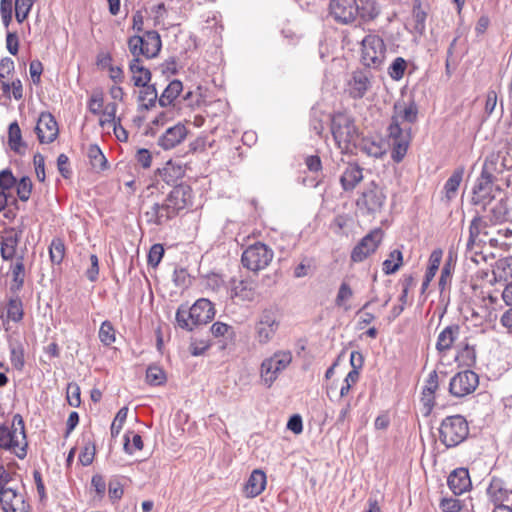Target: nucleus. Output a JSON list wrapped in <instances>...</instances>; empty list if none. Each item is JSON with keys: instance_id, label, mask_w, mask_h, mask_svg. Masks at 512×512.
I'll return each mask as SVG.
<instances>
[{"instance_id": "47", "label": "nucleus", "mask_w": 512, "mask_h": 512, "mask_svg": "<svg viewBox=\"0 0 512 512\" xmlns=\"http://www.w3.org/2000/svg\"><path fill=\"white\" fill-rule=\"evenodd\" d=\"M124 451L132 455L135 451L143 449V441L139 434L128 431L124 435Z\"/></svg>"}, {"instance_id": "7", "label": "nucleus", "mask_w": 512, "mask_h": 512, "mask_svg": "<svg viewBox=\"0 0 512 512\" xmlns=\"http://www.w3.org/2000/svg\"><path fill=\"white\" fill-rule=\"evenodd\" d=\"M386 46L378 34H367L361 41V63L372 69H379L385 60Z\"/></svg>"}, {"instance_id": "54", "label": "nucleus", "mask_w": 512, "mask_h": 512, "mask_svg": "<svg viewBox=\"0 0 512 512\" xmlns=\"http://www.w3.org/2000/svg\"><path fill=\"white\" fill-rule=\"evenodd\" d=\"M176 321L181 328L189 331H192L196 327V324L193 323V319L190 318L189 309L183 306L179 307L176 312Z\"/></svg>"}, {"instance_id": "53", "label": "nucleus", "mask_w": 512, "mask_h": 512, "mask_svg": "<svg viewBox=\"0 0 512 512\" xmlns=\"http://www.w3.org/2000/svg\"><path fill=\"white\" fill-rule=\"evenodd\" d=\"M99 340L105 346H110L115 342V329L112 323L108 320L102 322L99 329Z\"/></svg>"}, {"instance_id": "31", "label": "nucleus", "mask_w": 512, "mask_h": 512, "mask_svg": "<svg viewBox=\"0 0 512 512\" xmlns=\"http://www.w3.org/2000/svg\"><path fill=\"white\" fill-rule=\"evenodd\" d=\"M455 360L459 366L471 368L477 360L475 345L470 344L469 339L465 338L457 345Z\"/></svg>"}, {"instance_id": "14", "label": "nucleus", "mask_w": 512, "mask_h": 512, "mask_svg": "<svg viewBox=\"0 0 512 512\" xmlns=\"http://www.w3.org/2000/svg\"><path fill=\"white\" fill-rule=\"evenodd\" d=\"M382 241V231L375 229L364 236L351 252L353 262H362L369 255L373 254Z\"/></svg>"}, {"instance_id": "51", "label": "nucleus", "mask_w": 512, "mask_h": 512, "mask_svg": "<svg viewBox=\"0 0 512 512\" xmlns=\"http://www.w3.org/2000/svg\"><path fill=\"white\" fill-rule=\"evenodd\" d=\"M409 140L410 138L391 141V158L394 162L400 163L403 160L409 147Z\"/></svg>"}, {"instance_id": "21", "label": "nucleus", "mask_w": 512, "mask_h": 512, "mask_svg": "<svg viewBox=\"0 0 512 512\" xmlns=\"http://www.w3.org/2000/svg\"><path fill=\"white\" fill-rule=\"evenodd\" d=\"M447 485L454 495H462L472 487L469 471L460 467L454 469L447 478Z\"/></svg>"}, {"instance_id": "41", "label": "nucleus", "mask_w": 512, "mask_h": 512, "mask_svg": "<svg viewBox=\"0 0 512 512\" xmlns=\"http://www.w3.org/2000/svg\"><path fill=\"white\" fill-rule=\"evenodd\" d=\"M183 89L182 82L179 80L171 81L164 89L162 94L159 96V104L162 107H166L178 97Z\"/></svg>"}, {"instance_id": "11", "label": "nucleus", "mask_w": 512, "mask_h": 512, "mask_svg": "<svg viewBox=\"0 0 512 512\" xmlns=\"http://www.w3.org/2000/svg\"><path fill=\"white\" fill-rule=\"evenodd\" d=\"M495 180L480 175L473 189L471 202L474 206L486 211L491 202L497 199L496 193H500L499 187L494 185Z\"/></svg>"}, {"instance_id": "9", "label": "nucleus", "mask_w": 512, "mask_h": 512, "mask_svg": "<svg viewBox=\"0 0 512 512\" xmlns=\"http://www.w3.org/2000/svg\"><path fill=\"white\" fill-rule=\"evenodd\" d=\"M291 362L292 353L289 350H278L272 356L265 358L260 369L263 382L270 387L279 373L285 370Z\"/></svg>"}, {"instance_id": "4", "label": "nucleus", "mask_w": 512, "mask_h": 512, "mask_svg": "<svg viewBox=\"0 0 512 512\" xmlns=\"http://www.w3.org/2000/svg\"><path fill=\"white\" fill-rule=\"evenodd\" d=\"M129 69L133 74L134 85L141 88L138 96L140 106L147 110L154 107L156 102H159V97L155 84H149L150 70L145 68L138 59H133L130 62Z\"/></svg>"}, {"instance_id": "17", "label": "nucleus", "mask_w": 512, "mask_h": 512, "mask_svg": "<svg viewBox=\"0 0 512 512\" xmlns=\"http://www.w3.org/2000/svg\"><path fill=\"white\" fill-rule=\"evenodd\" d=\"M372 74L366 69L354 71L348 81L349 95L354 99H361L371 87Z\"/></svg>"}, {"instance_id": "33", "label": "nucleus", "mask_w": 512, "mask_h": 512, "mask_svg": "<svg viewBox=\"0 0 512 512\" xmlns=\"http://www.w3.org/2000/svg\"><path fill=\"white\" fill-rule=\"evenodd\" d=\"M10 272L12 275L10 291L13 294H17L23 288L25 281V265L23 254L17 256L15 262L10 265Z\"/></svg>"}, {"instance_id": "63", "label": "nucleus", "mask_w": 512, "mask_h": 512, "mask_svg": "<svg viewBox=\"0 0 512 512\" xmlns=\"http://www.w3.org/2000/svg\"><path fill=\"white\" fill-rule=\"evenodd\" d=\"M358 379H359V372L356 370H351L346 375V377L343 381V384L340 388V397H342V398L346 397L349 394L352 386L357 383Z\"/></svg>"}, {"instance_id": "12", "label": "nucleus", "mask_w": 512, "mask_h": 512, "mask_svg": "<svg viewBox=\"0 0 512 512\" xmlns=\"http://www.w3.org/2000/svg\"><path fill=\"white\" fill-rule=\"evenodd\" d=\"M386 194L374 181L370 182L356 201L357 207L367 214L380 212L385 204Z\"/></svg>"}, {"instance_id": "19", "label": "nucleus", "mask_w": 512, "mask_h": 512, "mask_svg": "<svg viewBox=\"0 0 512 512\" xmlns=\"http://www.w3.org/2000/svg\"><path fill=\"white\" fill-rule=\"evenodd\" d=\"M187 136V128L182 123H177L165 130L158 138L157 144L164 150H170L182 143Z\"/></svg>"}, {"instance_id": "44", "label": "nucleus", "mask_w": 512, "mask_h": 512, "mask_svg": "<svg viewBox=\"0 0 512 512\" xmlns=\"http://www.w3.org/2000/svg\"><path fill=\"white\" fill-rule=\"evenodd\" d=\"M357 8V17L363 21L372 20L379 13L376 3L372 0H357Z\"/></svg>"}, {"instance_id": "64", "label": "nucleus", "mask_w": 512, "mask_h": 512, "mask_svg": "<svg viewBox=\"0 0 512 512\" xmlns=\"http://www.w3.org/2000/svg\"><path fill=\"white\" fill-rule=\"evenodd\" d=\"M32 191V182L28 177H22L17 184V195L21 201H27Z\"/></svg>"}, {"instance_id": "30", "label": "nucleus", "mask_w": 512, "mask_h": 512, "mask_svg": "<svg viewBox=\"0 0 512 512\" xmlns=\"http://www.w3.org/2000/svg\"><path fill=\"white\" fill-rule=\"evenodd\" d=\"M362 179V168L357 163H348L340 177V184L344 191H352Z\"/></svg>"}, {"instance_id": "22", "label": "nucleus", "mask_w": 512, "mask_h": 512, "mask_svg": "<svg viewBox=\"0 0 512 512\" xmlns=\"http://www.w3.org/2000/svg\"><path fill=\"white\" fill-rule=\"evenodd\" d=\"M439 388V376L436 370L429 373L422 388L421 402L425 408V415H429L435 406V393Z\"/></svg>"}, {"instance_id": "50", "label": "nucleus", "mask_w": 512, "mask_h": 512, "mask_svg": "<svg viewBox=\"0 0 512 512\" xmlns=\"http://www.w3.org/2000/svg\"><path fill=\"white\" fill-rule=\"evenodd\" d=\"M65 244L61 238H54L49 246V256L54 264H60L65 256Z\"/></svg>"}, {"instance_id": "36", "label": "nucleus", "mask_w": 512, "mask_h": 512, "mask_svg": "<svg viewBox=\"0 0 512 512\" xmlns=\"http://www.w3.org/2000/svg\"><path fill=\"white\" fill-rule=\"evenodd\" d=\"M442 256H443V252L440 249L433 250L432 253L430 254L429 265H428V268L425 273V278L421 285L422 293L427 289L430 282L434 278V276L439 268V265L441 263Z\"/></svg>"}, {"instance_id": "59", "label": "nucleus", "mask_w": 512, "mask_h": 512, "mask_svg": "<svg viewBox=\"0 0 512 512\" xmlns=\"http://www.w3.org/2000/svg\"><path fill=\"white\" fill-rule=\"evenodd\" d=\"M128 415V408L122 407L116 414L112 424H111V435L112 437H116L119 435L124 422L126 421Z\"/></svg>"}, {"instance_id": "55", "label": "nucleus", "mask_w": 512, "mask_h": 512, "mask_svg": "<svg viewBox=\"0 0 512 512\" xmlns=\"http://www.w3.org/2000/svg\"><path fill=\"white\" fill-rule=\"evenodd\" d=\"M164 371L158 366H149L146 371V380L150 385L158 386L164 383Z\"/></svg>"}, {"instance_id": "58", "label": "nucleus", "mask_w": 512, "mask_h": 512, "mask_svg": "<svg viewBox=\"0 0 512 512\" xmlns=\"http://www.w3.org/2000/svg\"><path fill=\"white\" fill-rule=\"evenodd\" d=\"M210 330L215 337H225L227 339H231L235 335L232 326L219 321L213 323Z\"/></svg>"}, {"instance_id": "42", "label": "nucleus", "mask_w": 512, "mask_h": 512, "mask_svg": "<svg viewBox=\"0 0 512 512\" xmlns=\"http://www.w3.org/2000/svg\"><path fill=\"white\" fill-rule=\"evenodd\" d=\"M418 108L415 103L411 102L406 106L395 105V115L392 117L399 122H407L409 124L416 121Z\"/></svg>"}, {"instance_id": "6", "label": "nucleus", "mask_w": 512, "mask_h": 512, "mask_svg": "<svg viewBox=\"0 0 512 512\" xmlns=\"http://www.w3.org/2000/svg\"><path fill=\"white\" fill-rule=\"evenodd\" d=\"M280 327L279 312L276 307L263 309L254 324V339L260 346L269 344Z\"/></svg>"}, {"instance_id": "57", "label": "nucleus", "mask_w": 512, "mask_h": 512, "mask_svg": "<svg viewBox=\"0 0 512 512\" xmlns=\"http://www.w3.org/2000/svg\"><path fill=\"white\" fill-rule=\"evenodd\" d=\"M400 125L401 122L397 121V119L392 118L391 123L388 127V135L390 141L410 138L408 132H406V128H402Z\"/></svg>"}, {"instance_id": "39", "label": "nucleus", "mask_w": 512, "mask_h": 512, "mask_svg": "<svg viewBox=\"0 0 512 512\" xmlns=\"http://www.w3.org/2000/svg\"><path fill=\"white\" fill-rule=\"evenodd\" d=\"M87 156L94 170L100 172L108 168V161L97 144L89 145L87 150Z\"/></svg>"}, {"instance_id": "1", "label": "nucleus", "mask_w": 512, "mask_h": 512, "mask_svg": "<svg viewBox=\"0 0 512 512\" xmlns=\"http://www.w3.org/2000/svg\"><path fill=\"white\" fill-rule=\"evenodd\" d=\"M192 200V190L188 185H176L165 199L150 206L143 214L148 224L161 226L185 209Z\"/></svg>"}, {"instance_id": "52", "label": "nucleus", "mask_w": 512, "mask_h": 512, "mask_svg": "<svg viewBox=\"0 0 512 512\" xmlns=\"http://www.w3.org/2000/svg\"><path fill=\"white\" fill-rule=\"evenodd\" d=\"M352 296L353 290L351 289L350 285L346 282H342L335 298V305L337 307L343 308L345 311H348L350 306L347 305V301L350 300Z\"/></svg>"}, {"instance_id": "24", "label": "nucleus", "mask_w": 512, "mask_h": 512, "mask_svg": "<svg viewBox=\"0 0 512 512\" xmlns=\"http://www.w3.org/2000/svg\"><path fill=\"white\" fill-rule=\"evenodd\" d=\"M21 231L17 232L14 228L7 231L0 240V255L4 261H11L18 256L17 247L20 242Z\"/></svg>"}, {"instance_id": "56", "label": "nucleus", "mask_w": 512, "mask_h": 512, "mask_svg": "<svg viewBox=\"0 0 512 512\" xmlns=\"http://www.w3.org/2000/svg\"><path fill=\"white\" fill-rule=\"evenodd\" d=\"M33 2V0H15V16L19 23L27 18Z\"/></svg>"}, {"instance_id": "3", "label": "nucleus", "mask_w": 512, "mask_h": 512, "mask_svg": "<svg viewBox=\"0 0 512 512\" xmlns=\"http://www.w3.org/2000/svg\"><path fill=\"white\" fill-rule=\"evenodd\" d=\"M25 424L20 414L12 418L11 426L0 425V448L14 453L19 459L27 455Z\"/></svg>"}, {"instance_id": "34", "label": "nucleus", "mask_w": 512, "mask_h": 512, "mask_svg": "<svg viewBox=\"0 0 512 512\" xmlns=\"http://www.w3.org/2000/svg\"><path fill=\"white\" fill-rule=\"evenodd\" d=\"M354 149L375 158L381 157L385 152L383 143L373 137L360 136L359 141H357V146H355Z\"/></svg>"}, {"instance_id": "43", "label": "nucleus", "mask_w": 512, "mask_h": 512, "mask_svg": "<svg viewBox=\"0 0 512 512\" xmlns=\"http://www.w3.org/2000/svg\"><path fill=\"white\" fill-rule=\"evenodd\" d=\"M158 172L161 179L168 184L175 182L184 174V170L181 165L174 164L172 161H168L162 169L158 170Z\"/></svg>"}, {"instance_id": "18", "label": "nucleus", "mask_w": 512, "mask_h": 512, "mask_svg": "<svg viewBox=\"0 0 512 512\" xmlns=\"http://www.w3.org/2000/svg\"><path fill=\"white\" fill-rule=\"evenodd\" d=\"M146 17V31L145 32H157L155 29L159 30H167L172 24L166 22L167 10L163 3H159L150 8V10L145 9Z\"/></svg>"}, {"instance_id": "10", "label": "nucleus", "mask_w": 512, "mask_h": 512, "mask_svg": "<svg viewBox=\"0 0 512 512\" xmlns=\"http://www.w3.org/2000/svg\"><path fill=\"white\" fill-rule=\"evenodd\" d=\"M160 34H134L128 40V47L134 59L144 56L154 58L161 50Z\"/></svg>"}, {"instance_id": "25", "label": "nucleus", "mask_w": 512, "mask_h": 512, "mask_svg": "<svg viewBox=\"0 0 512 512\" xmlns=\"http://www.w3.org/2000/svg\"><path fill=\"white\" fill-rule=\"evenodd\" d=\"M489 224L485 220V217H480V215L475 216L469 225V237L467 240V246H476L478 248H484L486 244H488L487 239L490 237H484L481 235V231L483 228H488Z\"/></svg>"}, {"instance_id": "61", "label": "nucleus", "mask_w": 512, "mask_h": 512, "mask_svg": "<svg viewBox=\"0 0 512 512\" xmlns=\"http://www.w3.org/2000/svg\"><path fill=\"white\" fill-rule=\"evenodd\" d=\"M10 361L14 369L21 371L25 366V347L9 350Z\"/></svg>"}, {"instance_id": "16", "label": "nucleus", "mask_w": 512, "mask_h": 512, "mask_svg": "<svg viewBox=\"0 0 512 512\" xmlns=\"http://www.w3.org/2000/svg\"><path fill=\"white\" fill-rule=\"evenodd\" d=\"M357 0H332L330 14L335 21L348 24L357 18Z\"/></svg>"}, {"instance_id": "13", "label": "nucleus", "mask_w": 512, "mask_h": 512, "mask_svg": "<svg viewBox=\"0 0 512 512\" xmlns=\"http://www.w3.org/2000/svg\"><path fill=\"white\" fill-rule=\"evenodd\" d=\"M479 385V377L472 370L456 373L449 381V393L455 398H462L473 393Z\"/></svg>"}, {"instance_id": "60", "label": "nucleus", "mask_w": 512, "mask_h": 512, "mask_svg": "<svg viewBox=\"0 0 512 512\" xmlns=\"http://www.w3.org/2000/svg\"><path fill=\"white\" fill-rule=\"evenodd\" d=\"M8 349H16L25 347V336L19 330H13L6 336Z\"/></svg>"}, {"instance_id": "5", "label": "nucleus", "mask_w": 512, "mask_h": 512, "mask_svg": "<svg viewBox=\"0 0 512 512\" xmlns=\"http://www.w3.org/2000/svg\"><path fill=\"white\" fill-rule=\"evenodd\" d=\"M439 440L446 448H454L461 444L469 434L467 420L462 415L444 418L439 427Z\"/></svg>"}, {"instance_id": "48", "label": "nucleus", "mask_w": 512, "mask_h": 512, "mask_svg": "<svg viewBox=\"0 0 512 512\" xmlns=\"http://www.w3.org/2000/svg\"><path fill=\"white\" fill-rule=\"evenodd\" d=\"M18 499H24L22 495H19L16 490L12 488H7L5 490L0 491V502L2 505V509L4 512H8L11 510L15 503H17Z\"/></svg>"}, {"instance_id": "45", "label": "nucleus", "mask_w": 512, "mask_h": 512, "mask_svg": "<svg viewBox=\"0 0 512 512\" xmlns=\"http://www.w3.org/2000/svg\"><path fill=\"white\" fill-rule=\"evenodd\" d=\"M403 264V255L399 249L389 253L388 258L383 262V272L386 275L395 273Z\"/></svg>"}, {"instance_id": "20", "label": "nucleus", "mask_w": 512, "mask_h": 512, "mask_svg": "<svg viewBox=\"0 0 512 512\" xmlns=\"http://www.w3.org/2000/svg\"><path fill=\"white\" fill-rule=\"evenodd\" d=\"M460 333L461 327L459 324L453 323L443 328L437 337L435 345L437 352L441 355H446L454 347Z\"/></svg>"}, {"instance_id": "37", "label": "nucleus", "mask_w": 512, "mask_h": 512, "mask_svg": "<svg viewBox=\"0 0 512 512\" xmlns=\"http://www.w3.org/2000/svg\"><path fill=\"white\" fill-rule=\"evenodd\" d=\"M8 144L11 150L17 154H23L26 144L22 141L21 129L16 121L9 125Z\"/></svg>"}, {"instance_id": "49", "label": "nucleus", "mask_w": 512, "mask_h": 512, "mask_svg": "<svg viewBox=\"0 0 512 512\" xmlns=\"http://www.w3.org/2000/svg\"><path fill=\"white\" fill-rule=\"evenodd\" d=\"M117 104L114 102L107 103L103 110H101L102 117L99 120V125L102 128L106 126H112L117 123L116 113H117Z\"/></svg>"}, {"instance_id": "2", "label": "nucleus", "mask_w": 512, "mask_h": 512, "mask_svg": "<svg viewBox=\"0 0 512 512\" xmlns=\"http://www.w3.org/2000/svg\"><path fill=\"white\" fill-rule=\"evenodd\" d=\"M331 133L342 153H352L360 137L354 119L344 113H336L332 116Z\"/></svg>"}, {"instance_id": "28", "label": "nucleus", "mask_w": 512, "mask_h": 512, "mask_svg": "<svg viewBox=\"0 0 512 512\" xmlns=\"http://www.w3.org/2000/svg\"><path fill=\"white\" fill-rule=\"evenodd\" d=\"M487 494L490 500L495 503V505H498L507 501L512 491L507 488L503 479L493 476L487 488Z\"/></svg>"}, {"instance_id": "15", "label": "nucleus", "mask_w": 512, "mask_h": 512, "mask_svg": "<svg viewBox=\"0 0 512 512\" xmlns=\"http://www.w3.org/2000/svg\"><path fill=\"white\" fill-rule=\"evenodd\" d=\"M35 131L40 143L49 144L55 141L58 137L59 129L54 116L49 112L41 113Z\"/></svg>"}, {"instance_id": "27", "label": "nucleus", "mask_w": 512, "mask_h": 512, "mask_svg": "<svg viewBox=\"0 0 512 512\" xmlns=\"http://www.w3.org/2000/svg\"><path fill=\"white\" fill-rule=\"evenodd\" d=\"M266 483L265 472L260 469L253 470L244 486L246 497L255 498L260 495L264 491Z\"/></svg>"}, {"instance_id": "29", "label": "nucleus", "mask_w": 512, "mask_h": 512, "mask_svg": "<svg viewBox=\"0 0 512 512\" xmlns=\"http://www.w3.org/2000/svg\"><path fill=\"white\" fill-rule=\"evenodd\" d=\"M23 317H24L23 302H22L21 298L18 296V293L13 294V296L9 298L8 303H7L6 316L0 315V319L2 320L5 330L8 331V327H6V325L9 323V321L18 323V322L22 321Z\"/></svg>"}, {"instance_id": "35", "label": "nucleus", "mask_w": 512, "mask_h": 512, "mask_svg": "<svg viewBox=\"0 0 512 512\" xmlns=\"http://www.w3.org/2000/svg\"><path fill=\"white\" fill-rule=\"evenodd\" d=\"M231 297L238 298L242 301H253L255 298V290L251 283L245 280L231 281Z\"/></svg>"}, {"instance_id": "8", "label": "nucleus", "mask_w": 512, "mask_h": 512, "mask_svg": "<svg viewBox=\"0 0 512 512\" xmlns=\"http://www.w3.org/2000/svg\"><path fill=\"white\" fill-rule=\"evenodd\" d=\"M274 252L266 244L256 242L249 245L242 253V265L252 272L265 269L273 260Z\"/></svg>"}, {"instance_id": "40", "label": "nucleus", "mask_w": 512, "mask_h": 512, "mask_svg": "<svg viewBox=\"0 0 512 512\" xmlns=\"http://www.w3.org/2000/svg\"><path fill=\"white\" fill-rule=\"evenodd\" d=\"M494 279L496 281L512 280V256L501 258L496 261L493 269Z\"/></svg>"}, {"instance_id": "26", "label": "nucleus", "mask_w": 512, "mask_h": 512, "mask_svg": "<svg viewBox=\"0 0 512 512\" xmlns=\"http://www.w3.org/2000/svg\"><path fill=\"white\" fill-rule=\"evenodd\" d=\"M485 212L486 215H483L482 217H485V220L489 225L503 223L507 219L508 215V205L506 199L500 198L494 200V202H491Z\"/></svg>"}, {"instance_id": "38", "label": "nucleus", "mask_w": 512, "mask_h": 512, "mask_svg": "<svg viewBox=\"0 0 512 512\" xmlns=\"http://www.w3.org/2000/svg\"><path fill=\"white\" fill-rule=\"evenodd\" d=\"M463 173L464 171L462 168L456 169L445 182L443 191L448 202L456 197L463 179Z\"/></svg>"}, {"instance_id": "23", "label": "nucleus", "mask_w": 512, "mask_h": 512, "mask_svg": "<svg viewBox=\"0 0 512 512\" xmlns=\"http://www.w3.org/2000/svg\"><path fill=\"white\" fill-rule=\"evenodd\" d=\"M190 318L198 325L206 324L215 316L213 304L208 299L197 300L190 308Z\"/></svg>"}, {"instance_id": "32", "label": "nucleus", "mask_w": 512, "mask_h": 512, "mask_svg": "<svg viewBox=\"0 0 512 512\" xmlns=\"http://www.w3.org/2000/svg\"><path fill=\"white\" fill-rule=\"evenodd\" d=\"M505 172H507V169L503 165L498 152L491 153L486 157L481 172L482 175L498 181L499 176L503 175Z\"/></svg>"}, {"instance_id": "46", "label": "nucleus", "mask_w": 512, "mask_h": 512, "mask_svg": "<svg viewBox=\"0 0 512 512\" xmlns=\"http://www.w3.org/2000/svg\"><path fill=\"white\" fill-rule=\"evenodd\" d=\"M465 258L476 265H479L481 263H487L489 259L493 258V254L485 253L484 248H478L476 246L470 247L466 245Z\"/></svg>"}, {"instance_id": "62", "label": "nucleus", "mask_w": 512, "mask_h": 512, "mask_svg": "<svg viewBox=\"0 0 512 512\" xmlns=\"http://www.w3.org/2000/svg\"><path fill=\"white\" fill-rule=\"evenodd\" d=\"M406 69V62L403 58H396L389 67V75L394 80H399L403 77Z\"/></svg>"}]
</instances>
